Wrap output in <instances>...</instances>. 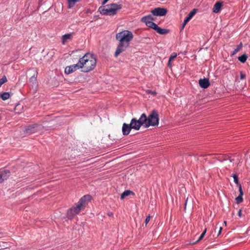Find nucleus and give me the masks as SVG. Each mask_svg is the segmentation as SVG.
Masks as SVG:
<instances>
[{"instance_id":"obj_1","label":"nucleus","mask_w":250,"mask_h":250,"mask_svg":"<svg viewBox=\"0 0 250 250\" xmlns=\"http://www.w3.org/2000/svg\"><path fill=\"white\" fill-rule=\"evenodd\" d=\"M133 37V33L129 30H123L116 34V39L118 41V44L115 52L116 57L126 50Z\"/></svg>"},{"instance_id":"obj_2","label":"nucleus","mask_w":250,"mask_h":250,"mask_svg":"<svg viewBox=\"0 0 250 250\" xmlns=\"http://www.w3.org/2000/svg\"><path fill=\"white\" fill-rule=\"evenodd\" d=\"M79 62L82 71L88 72L95 68L97 61L93 54L87 53L79 59Z\"/></svg>"},{"instance_id":"obj_3","label":"nucleus","mask_w":250,"mask_h":250,"mask_svg":"<svg viewBox=\"0 0 250 250\" xmlns=\"http://www.w3.org/2000/svg\"><path fill=\"white\" fill-rule=\"evenodd\" d=\"M142 115L144 119L143 121L145 122V127L158 125L159 119L156 110H153L148 117L145 113H143Z\"/></svg>"},{"instance_id":"obj_4","label":"nucleus","mask_w":250,"mask_h":250,"mask_svg":"<svg viewBox=\"0 0 250 250\" xmlns=\"http://www.w3.org/2000/svg\"><path fill=\"white\" fill-rule=\"evenodd\" d=\"M121 4L112 3L104 6H100L98 11L104 15L113 16L117 13V11L122 8Z\"/></svg>"},{"instance_id":"obj_5","label":"nucleus","mask_w":250,"mask_h":250,"mask_svg":"<svg viewBox=\"0 0 250 250\" xmlns=\"http://www.w3.org/2000/svg\"><path fill=\"white\" fill-rule=\"evenodd\" d=\"M90 199L91 196L90 195H84L80 199L75 207L71 208L76 214H78L81 210H83L87 202L89 201Z\"/></svg>"},{"instance_id":"obj_6","label":"nucleus","mask_w":250,"mask_h":250,"mask_svg":"<svg viewBox=\"0 0 250 250\" xmlns=\"http://www.w3.org/2000/svg\"><path fill=\"white\" fill-rule=\"evenodd\" d=\"M143 120L144 119L143 118H142V115H141L138 120L136 118L132 119L130 123L132 128L138 130L142 125L145 127V122Z\"/></svg>"},{"instance_id":"obj_7","label":"nucleus","mask_w":250,"mask_h":250,"mask_svg":"<svg viewBox=\"0 0 250 250\" xmlns=\"http://www.w3.org/2000/svg\"><path fill=\"white\" fill-rule=\"evenodd\" d=\"M42 128V125L38 124H34L26 126L24 131L26 133L32 134L41 130Z\"/></svg>"},{"instance_id":"obj_8","label":"nucleus","mask_w":250,"mask_h":250,"mask_svg":"<svg viewBox=\"0 0 250 250\" xmlns=\"http://www.w3.org/2000/svg\"><path fill=\"white\" fill-rule=\"evenodd\" d=\"M151 12L153 16H164L167 13V10L164 8L158 7L152 10Z\"/></svg>"},{"instance_id":"obj_9","label":"nucleus","mask_w":250,"mask_h":250,"mask_svg":"<svg viewBox=\"0 0 250 250\" xmlns=\"http://www.w3.org/2000/svg\"><path fill=\"white\" fill-rule=\"evenodd\" d=\"M153 15H148L147 16H145V17H143L142 19H141V21H142L143 22H144L146 23V25L148 27H150L152 26L151 25H150V24H152V23H155L154 22H153L152 21H154L155 19L154 18Z\"/></svg>"},{"instance_id":"obj_10","label":"nucleus","mask_w":250,"mask_h":250,"mask_svg":"<svg viewBox=\"0 0 250 250\" xmlns=\"http://www.w3.org/2000/svg\"><path fill=\"white\" fill-rule=\"evenodd\" d=\"M80 68H81V67L79 62H78L77 64L66 66L65 68L64 72L66 74H69Z\"/></svg>"},{"instance_id":"obj_11","label":"nucleus","mask_w":250,"mask_h":250,"mask_svg":"<svg viewBox=\"0 0 250 250\" xmlns=\"http://www.w3.org/2000/svg\"><path fill=\"white\" fill-rule=\"evenodd\" d=\"M152 25L150 28L155 30L158 33L161 35H165L169 32V30L167 29H163L159 27L156 23L150 24Z\"/></svg>"},{"instance_id":"obj_12","label":"nucleus","mask_w":250,"mask_h":250,"mask_svg":"<svg viewBox=\"0 0 250 250\" xmlns=\"http://www.w3.org/2000/svg\"><path fill=\"white\" fill-rule=\"evenodd\" d=\"M32 70L34 71V74L33 76L30 78L29 83L33 87L34 86L36 87L38 85L37 81L38 72L34 68H33Z\"/></svg>"},{"instance_id":"obj_13","label":"nucleus","mask_w":250,"mask_h":250,"mask_svg":"<svg viewBox=\"0 0 250 250\" xmlns=\"http://www.w3.org/2000/svg\"><path fill=\"white\" fill-rule=\"evenodd\" d=\"M74 35V32L67 33V34L63 35L62 37V41H61L63 45H64L66 44V43L67 42L72 40Z\"/></svg>"},{"instance_id":"obj_14","label":"nucleus","mask_w":250,"mask_h":250,"mask_svg":"<svg viewBox=\"0 0 250 250\" xmlns=\"http://www.w3.org/2000/svg\"><path fill=\"white\" fill-rule=\"evenodd\" d=\"M10 176V171L9 170H0V183L6 179Z\"/></svg>"},{"instance_id":"obj_15","label":"nucleus","mask_w":250,"mask_h":250,"mask_svg":"<svg viewBox=\"0 0 250 250\" xmlns=\"http://www.w3.org/2000/svg\"><path fill=\"white\" fill-rule=\"evenodd\" d=\"M132 127L130 124L124 123L122 126L123 134L125 136L127 135L130 133Z\"/></svg>"},{"instance_id":"obj_16","label":"nucleus","mask_w":250,"mask_h":250,"mask_svg":"<svg viewBox=\"0 0 250 250\" xmlns=\"http://www.w3.org/2000/svg\"><path fill=\"white\" fill-rule=\"evenodd\" d=\"M199 84L201 87L206 89L210 85V83L208 79H200L199 80Z\"/></svg>"},{"instance_id":"obj_17","label":"nucleus","mask_w":250,"mask_h":250,"mask_svg":"<svg viewBox=\"0 0 250 250\" xmlns=\"http://www.w3.org/2000/svg\"><path fill=\"white\" fill-rule=\"evenodd\" d=\"M197 12L196 9H193L188 15V16L184 20L183 27L192 19V18L195 15Z\"/></svg>"},{"instance_id":"obj_18","label":"nucleus","mask_w":250,"mask_h":250,"mask_svg":"<svg viewBox=\"0 0 250 250\" xmlns=\"http://www.w3.org/2000/svg\"><path fill=\"white\" fill-rule=\"evenodd\" d=\"M222 6V2L220 1H217L215 3L213 8V12L215 13H218L221 10Z\"/></svg>"},{"instance_id":"obj_19","label":"nucleus","mask_w":250,"mask_h":250,"mask_svg":"<svg viewBox=\"0 0 250 250\" xmlns=\"http://www.w3.org/2000/svg\"><path fill=\"white\" fill-rule=\"evenodd\" d=\"M76 213L73 211V210L72 208H70L67 212V217L69 219H72L74 218L75 215H76Z\"/></svg>"},{"instance_id":"obj_20","label":"nucleus","mask_w":250,"mask_h":250,"mask_svg":"<svg viewBox=\"0 0 250 250\" xmlns=\"http://www.w3.org/2000/svg\"><path fill=\"white\" fill-rule=\"evenodd\" d=\"M10 95L11 94L9 92H3L0 93V98H1L2 100L5 101L10 98Z\"/></svg>"},{"instance_id":"obj_21","label":"nucleus","mask_w":250,"mask_h":250,"mask_svg":"<svg viewBox=\"0 0 250 250\" xmlns=\"http://www.w3.org/2000/svg\"><path fill=\"white\" fill-rule=\"evenodd\" d=\"M130 194H132V195H134V193L133 192H132V191L131 190H125L122 194H121V198L122 199H123L125 197L127 196H128Z\"/></svg>"},{"instance_id":"obj_22","label":"nucleus","mask_w":250,"mask_h":250,"mask_svg":"<svg viewBox=\"0 0 250 250\" xmlns=\"http://www.w3.org/2000/svg\"><path fill=\"white\" fill-rule=\"evenodd\" d=\"M79 1L80 0H67L68 8H72L75 5V3Z\"/></svg>"},{"instance_id":"obj_23","label":"nucleus","mask_w":250,"mask_h":250,"mask_svg":"<svg viewBox=\"0 0 250 250\" xmlns=\"http://www.w3.org/2000/svg\"><path fill=\"white\" fill-rule=\"evenodd\" d=\"M177 53H175V52H173L169 58V60H168V66L169 67H170L171 66V62L173 61V60L176 57H177Z\"/></svg>"},{"instance_id":"obj_24","label":"nucleus","mask_w":250,"mask_h":250,"mask_svg":"<svg viewBox=\"0 0 250 250\" xmlns=\"http://www.w3.org/2000/svg\"><path fill=\"white\" fill-rule=\"evenodd\" d=\"M242 46H243V44L242 43V42H241L238 46L237 47H236V48H235L233 51L232 52V55H235L236 53H237L238 51H239L242 48Z\"/></svg>"},{"instance_id":"obj_25","label":"nucleus","mask_w":250,"mask_h":250,"mask_svg":"<svg viewBox=\"0 0 250 250\" xmlns=\"http://www.w3.org/2000/svg\"><path fill=\"white\" fill-rule=\"evenodd\" d=\"M248 57L247 55L243 54L242 56L238 57V60L242 63H244L246 62Z\"/></svg>"},{"instance_id":"obj_26","label":"nucleus","mask_w":250,"mask_h":250,"mask_svg":"<svg viewBox=\"0 0 250 250\" xmlns=\"http://www.w3.org/2000/svg\"><path fill=\"white\" fill-rule=\"evenodd\" d=\"M206 231H207V229H206L204 231L202 232V233L201 234V235L199 236V237L198 238V239L195 242H193L192 244H195L196 243L199 242V241L201 240L203 237H204L206 233Z\"/></svg>"},{"instance_id":"obj_27","label":"nucleus","mask_w":250,"mask_h":250,"mask_svg":"<svg viewBox=\"0 0 250 250\" xmlns=\"http://www.w3.org/2000/svg\"><path fill=\"white\" fill-rule=\"evenodd\" d=\"M242 196L243 195H239L236 198L235 200L237 204H239L243 202V199Z\"/></svg>"},{"instance_id":"obj_28","label":"nucleus","mask_w":250,"mask_h":250,"mask_svg":"<svg viewBox=\"0 0 250 250\" xmlns=\"http://www.w3.org/2000/svg\"><path fill=\"white\" fill-rule=\"evenodd\" d=\"M7 81L6 76H3L1 79H0V87Z\"/></svg>"},{"instance_id":"obj_29","label":"nucleus","mask_w":250,"mask_h":250,"mask_svg":"<svg viewBox=\"0 0 250 250\" xmlns=\"http://www.w3.org/2000/svg\"><path fill=\"white\" fill-rule=\"evenodd\" d=\"M232 177L234 179V182L235 183L239 185V180L237 175L235 174H232Z\"/></svg>"},{"instance_id":"obj_30","label":"nucleus","mask_w":250,"mask_h":250,"mask_svg":"<svg viewBox=\"0 0 250 250\" xmlns=\"http://www.w3.org/2000/svg\"><path fill=\"white\" fill-rule=\"evenodd\" d=\"M146 92L147 93L153 95H156V92L155 91H151L150 90H147Z\"/></svg>"},{"instance_id":"obj_31","label":"nucleus","mask_w":250,"mask_h":250,"mask_svg":"<svg viewBox=\"0 0 250 250\" xmlns=\"http://www.w3.org/2000/svg\"><path fill=\"white\" fill-rule=\"evenodd\" d=\"M239 195H243V191L242 190V186L240 184L239 185Z\"/></svg>"},{"instance_id":"obj_32","label":"nucleus","mask_w":250,"mask_h":250,"mask_svg":"<svg viewBox=\"0 0 250 250\" xmlns=\"http://www.w3.org/2000/svg\"><path fill=\"white\" fill-rule=\"evenodd\" d=\"M150 216L149 215L146 217V220H145L146 225L149 222V221L150 220Z\"/></svg>"},{"instance_id":"obj_33","label":"nucleus","mask_w":250,"mask_h":250,"mask_svg":"<svg viewBox=\"0 0 250 250\" xmlns=\"http://www.w3.org/2000/svg\"><path fill=\"white\" fill-rule=\"evenodd\" d=\"M246 78V75L244 74L243 72H240V79L241 80H243Z\"/></svg>"},{"instance_id":"obj_34","label":"nucleus","mask_w":250,"mask_h":250,"mask_svg":"<svg viewBox=\"0 0 250 250\" xmlns=\"http://www.w3.org/2000/svg\"><path fill=\"white\" fill-rule=\"evenodd\" d=\"M238 215L240 217H241L242 216V210L241 209H240L238 211Z\"/></svg>"},{"instance_id":"obj_35","label":"nucleus","mask_w":250,"mask_h":250,"mask_svg":"<svg viewBox=\"0 0 250 250\" xmlns=\"http://www.w3.org/2000/svg\"><path fill=\"white\" fill-rule=\"evenodd\" d=\"M109 0H104V1L102 2V4L103 5L105 4Z\"/></svg>"},{"instance_id":"obj_36","label":"nucleus","mask_w":250,"mask_h":250,"mask_svg":"<svg viewBox=\"0 0 250 250\" xmlns=\"http://www.w3.org/2000/svg\"><path fill=\"white\" fill-rule=\"evenodd\" d=\"M222 227H220V228H219V231H218V235H219L220 234V233H221V230H222Z\"/></svg>"},{"instance_id":"obj_37","label":"nucleus","mask_w":250,"mask_h":250,"mask_svg":"<svg viewBox=\"0 0 250 250\" xmlns=\"http://www.w3.org/2000/svg\"><path fill=\"white\" fill-rule=\"evenodd\" d=\"M188 200V198H187V200H186V203H185V209H186V206H187V204Z\"/></svg>"}]
</instances>
